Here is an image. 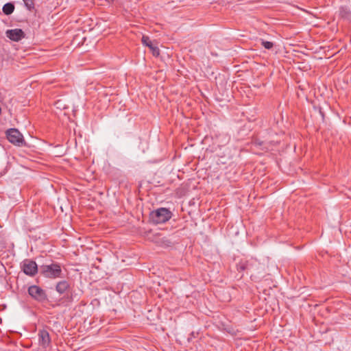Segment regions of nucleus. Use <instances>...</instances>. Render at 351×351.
<instances>
[{"mask_svg":"<svg viewBox=\"0 0 351 351\" xmlns=\"http://www.w3.org/2000/svg\"><path fill=\"white\" fill-rule=\"evenodd\" d=\"M41 274L46 278H57L62 277V269L58 264L44 265L40 267Z\"/></svg>","mask_w":351,"mask_h":351,"instance_id":"obj_1","label":"nucleus"},{"mask_svg":"<svg viewBox=\"0 0 351 351\" xmlns=\"http://www.w3.org/2000/svg\"><path fill=\"white\" fill-rule=\"evenodd\" d=\"M171 217V212L165 208H161L151 214V219L155 223H162L167 221Z\"/></svg>","mask_w":351,"mask_h":351,"instance_id":"obj_2","label":"nucleus"},{"mask_svg":"<svg viewBox=\"0 0 351 351\" xmlns=\"http://www.w3.org/2000/svg\"><path fill=\"white\" fill-rule=\"evenodd\" d=\"M7 138L8 141L19 147L25 145V140L21 133L16 129L11 128L7 131Z\"/></svg>","mask_w":351,"mask_h":351,"instance_id":"obj_3","label":"nucleus"},{"mask_svg":"<svg viewBox=\"0 0 351 351\" xmlns=\"http://www.w3.org/2000/svg\"><path fill=\"white\" fill-rule=\"evenodd\" d=\"M28 293L32 298L38 300H43L46 298L44 291L36 285L29 287L28 289Z\"/></svg>","mask_w":351,"mask_h":351,"instance_id":"obj_4","label":"nucleus"},{"mask_svg":"<svg viewBox=\"0 0 351 351\" xmlns=\"http://www.w3.org/2000/svg\"><path fill=\"white\" fill-rule=\"evenodd\" d=\"M5 34L8 38L13 41H19L25 37V34L21 29H8Z\"/></svg>","mask_w":351,"mask_h":351,"instance_id":"obj_5","label":"nucleus"},{"mask_svg":"<svg viewBox=\"0 0 351 351\" xmlns=\"http://www.w3.org/2000/svg\"><path fill=\"white\" fill-rule=\"evenodd\" d=\"M23 268L24 273L29 276L35 275L38 271L36 263L32 261H25Z\"/></svg>","mask_w":351,"mask_h":351,"instance_id":"obj_6","label":"nucleus"},{"mask_svg":"<svg viewBox=\"0 0 351 351\" xmlns=\"http://www.w3.org/2000/svg\"><path fill=\"white\" fill-rule=\"evenodd\" d=\"M142 43L150 49L154 56L158 57L160 55V50L158 47L152 44V42L148 36H143L142 37Z\"/></svg>","mask_w":351,"mask_h":351,"instance_id":"obj_7","label":"nucleus"},{"mask_svg":"<svg viewBox=\"0 0 351 351\" xmlns=\"http://www.w3.org/2000/svg\"><path fill=\"white\" fill-rule=\"evenodd\" d=\"M38 335L39 343L45 348L48 346L51 341L49 332L45 330H41L39 331Z\"/></svg>","mask_w":351,"mask_h":351,"instance_id":"obj_8","label":"nucleus"},{"mask_svg":"<svg viewBox=\"0 0 351 351\" xmlns=\"http://www.w3.org/2000/svg\"><path fill=\"white\" fill-rule=\"evenodd\" d=\"M69 288V283L66 280L59 282L56 285V291L62 294L64 293Z\"/></svg>","mask_w":351,"mask_h":351,"instance_id":"obj_9","label":"nucleus"},{"mask_svg":"<svg viewBox=\"0 0 351 351\" xmlns=\"http://www.w3.org/2000/svg\"><path fill=\"white\" fill-rule=\"evenodd\" d=\"M14 6L11 3H5L3 7V12L4 14L8 15L14 12Z\"/></svg>","mask_w":351,"mask_h":351,"instance_id":"obj_10","label":"nucleus"},{"mask_svg":"<svg viewBox=\"0 0 351 351\" xmlns=\"http://www.w3.org/2000/svg\"><path fill=\"white\" fill-rule=\"evenodd\" d=\"M26 8L29 10H31L32 9L34 8V1L33 0H23Z\"/></svg>","mask_w":351,"mask_h":351,"instance_id":"obj_11","label":"nucleus"},{"mask_svg":"<svg viewBox=\"0 0 351 351\" xmlns=\"http://www.w3.org/2000/svg\"><path fill=\"white\" fill-rule=\"evenodd\" d=\"M262 45L267 49H270L273 47L274 44L269 41H262Z\"/></svg>","mask_w":351,"mask_h":351,"instance_id":"obj_12","label":"nucleus"},{"mask_svg":"<svg viewBox=\"0 0 351 351\" xmlns=\"http://www.w3.org/2000/svg\"><path fill=\"white\" fill-rule=\"evenodd\" d=\"M56 105L57 106L58 108H65V106L62 105V101L60 100L58 101L56 103Z\"/></svg>","mask_w":351,"mask_h":351,"instance_id":"obj_13","label":"nucleus"},{"mask_svg":"<svg viewBox=\"0 0 351 351\" xmlns=\"http://www.w3.org/2000/svg\"><path fill=\"white\" fill-rule=\"evenodd\" d=\"M106 1H108V2H111V1H112L113 0H106Z\"/></svg>","mask_w":351,"mask_h":351,"instance_id":"obj_14","label":"nucleus"},{"mask_svg":"<svg viewBox=\"0 0 351 351\" xmlns=\"http://www.w3.org/2000/svg\"><path fill=\"white\" fill-rule=\"evenodd\" d=\"M341 14H342V16H346V15H344L342 12H341Z\"/></svg>","mask_w":351,"mask_h":351,"instance_id":"obj_15","label":"nucleus"}]
</instances>
